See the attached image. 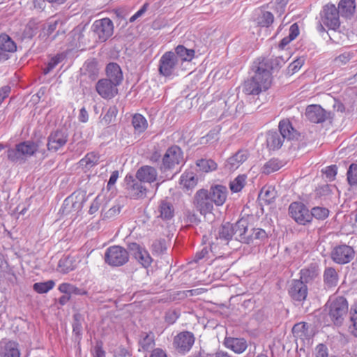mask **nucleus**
Listing matches in <instances>:
<instances>
[{
  "label": "nucleus",
  "instance_id": "obj_1",
  "mask_svg": "<svg viewBox=\"0 0 357 357\" xmlns=\"http://www.w3.org/2000/svg\"><path fill=\"white\" fill-rule=\"evenodd\" d=\"M273 66H268L266 62H255L253 70L255 75L250 79L245 82L243 91L248 95H258L266 91L271 84L272 77L270 69Z\"/></svg>",
  "mask_w": 357,
  "mask_h": 357
},
{
  "label": "nucleus",
  "instance_id": "obj_2",
  "mask_svg": "<svg viewBox=\"0 0 357 357\" xmlns=\"http://www.w3.org/2000/svg\"><path fill=\"white\" fill-rule=\"evenodd\" d=\"M279 131L271 130L266 134V146L269 150L280 149L285 140L290 141L297 137L298 131L293 128L289 119H283L278 125Z\"/></svg>",
  "mask_w": 357,
  "mask_h": 357
},
{
  "label": "nucleus",
  "instance_id": "obj_3",
  "mask_svg": "<svg viewBox=\"0 0 357 357\" xmlns=\"http://www.w3.org/2000/svg\"><path fill=\"white\" fill-rule=\"evenodd\" d=\"M40 142L25 141L7 151L8 160L14 163H24L26 158L33 155L38 149Z\"/></svg>",
  "mask_w": 357,
  "mask_h": 357
},
{
  "label": "nucleus",
  "instance_id": "obj_4",
  "mask_svg": "<svg viewBox=\"0 0 357 357\" xmlns=\"http://www.w3.org/2000/svg\"><path fill=\"white\" fill-rule=\"evenodd\" d=\"M328 315L335 325L340 326L348 313L349 305L343 296L331 298L326 304Z\"/></svg>",
  "mask_w": 357,
  "mask_h": 357
},
{
  "label": "nucleus",
  "instance_id": "obj_5",
  "mask_svg": "<svg viewBox=\"0 0 357 357\" xmlns=\"http://www.w3.org/2000/svg\"><path fill=\"white\" fill-rule=\"evenodd\" d=\"M104 259L111 266H121L128 261L129 254L124 248L113 245L106 250Z\"/></svg>",
  "mask_w": 357,
  "mask_h": 357
},
{
  "label": "nucleus",
  "instance_id": "obj_6",
  "mask_svg": "<svg viewBox=\"0 0 357 357\" xmlns=\"http://www.w3.org/2000/svg\"><path fill=\"white\" fill-rule=\"evenodd\" d=\"M183 161V155L181 149L176 145L172 146L167 149L164 154L160 169L161 172L172 169Z\"/></svg>",
  "mask_w": 357,
  "mask_h": 357
},
{
  "label": "nucleus",
  "instance_id": "obj_7",
  "mask_svg": "<svg viewBox=\"0 0 357 357\" xmlns=\"http://www.w3.org/2000/svg\"><path fill=\"white\" fill-rule=\"evenodd\" d=\"M320 18L321 22L328 29L336 31L340 28V14L334 4L325 5L320 12Z\"/></svg>",
  "mask_w": 357,
  "mask_h": 357
},
{
  "label": "nucleus",
  "instance_id": "obj_8",
  "mask_svg": "<svg viewBox=\"0 0 357 357\" xmlns=\"http://www.w3.org/2000/svg\"><path fill=\"white\" fill-rule=\"evenodd\" d=\"M356 252L353 247L347 244L335 246L331 252V258L335 264L344 265L350 263L355 257Z\"/></svg>",
  "mask_w": 357,
  "mask_h": 357
},
{
  "label": "nucleus",
  "instance_id": "obj_9",
  "mask_svg": "<svg viewBox=\"0 0 357 357\" xmlns=\"http://www.w3.org/2000/svg\"><path fill=\"white\" fill-rule=\"evenodd\" d=\"M195 342V337L192 332L182 331L174 337L173 346L176 352L185 355L191 350Z\"/></svg>",
  "mask_w": 357,
  "mask_h": 357
},
{
  "label": "nucleus",
  "instance_id": "obj_10",
  "mask_svg": "<svg viewBox=\"0 0 357 357\" xmlns=\"http://www.w3.org/2000/svg\"><path fill=\"white\" fill-rule=\"evenodd\" d=\"M208 190L200 189L196 192L193 197V205L202 215L211 213L213 210V201Z\"/></svg>",
  "mask_w": 357,
  "mask_h": 357
},
{
  "label": "nucleus",
  "instance_id": "obj_11",
  "mask_svg": "<svg viewBox=\"0 0 357 357\" xmlns=\"http://www.w3.org/2000/svg\"><path fill=\"white\" fill-rule=\"evenodd\" d=\"M91 30L100 42H105L113 35L114 24L107 17L97 20L93 23Z\"/></svg>",
  "mask_w": 357,
  "mask_h": 357
},
{
  "label": "nucleus",
  "instance_id": "obj_12",
  "mask_svg": "<svg viewBox=\"0 0 357 357\" xmlns=\"http://www.w3.org/2000/svg\"><path fill=\"white\" fill-rule=\"evenodd\" d=\"M126 190L128 195L133 199H144L146 197L147 188L142 182L134 178L132 175H127L125 178Z\"/></svg>",
  "mask_w": 357,
  "mask_h": 357
},
{
  "label": "nucleus",
  "instance_id": "obj_13",
  "mask_svg": "<svg viewBox=\"0 0 357 357\" xmlns=\"http://www.w3.org/2000/svg\"><path fill=\"white\" fill-rule=\"evenodd\" d=\"M310 211L301 202H293L289 206V215L299 225H305L311 222Z\"/></svg>",
  "mask_w": 357,
  "mask_h": 357
},
{
  "label": "nucleus",
  "instance_id": "obj_14",
  "mask_svg": "<svg viewBox=\"0 0 357 357\" xmlns=\"http://www.w3.org/2000/svg\"><path fill=\"white\" fill-rule=\"evenodd\" d=\"M178 65V59L174 52H165L159 61V73L165 77L171 76Z\"/></svg>",
  "mask_w": 357,
  "mask_h": 357
},
{
  "label": "nucleus",
  "instance_id": "obj_15",
  "mask_svg": "<svg viewBox=\"0 0 357 357\" xmlns=\"http://www.w3.org/2000/svg\"><path fill=\"white\" fill-rule=\"evenodd\" d=\"M68 140V134L66 130L52 131L47 137V150L56 152L64 146Z\"/></svg>",
  "mask_w": 357,
  "mask_h": 357
},
{
  "label": "nucleus",
  "instance_id": "obj_16",
  "mask_svg": "<svg viewBox=\"0 0 357 357\" xmlns=\"http://www.w3.org/2000/svg\"><path fill=\"white\" fill-rule=\"evenodd\" d=\"M118 86L111 80L102 78L96 82V91L103 99L110 100L118 94Z\"/></svg>",
  "mask_w": 357,
  "mask_h": 357
},
{
  "label": "nucleus",
  "instance_id": "obj_17",
  "mask_svg": "<svg viewBox=\"0 0 357 357\" xmlns=\"http://www.w3.org/2000/svg\"><path fill=\"white\" fill-rule=\"evenodd\" d=\"M232 227L234 228V236L236 241L246 244L252 243L253 236L248 231V222L246 220H238L235 224H232Z\"/></svg>",
  "mask_w": 357,
  "mask_h": 357
},
{
  "label": "nucleus",
  "instance_id": "obj_18",
  "mask_svg": "<svg viewBox=\"0 0 357 357\" xmlns=\"http://www.w3.org/2000/svg\"><path fill=\"white\" fill-rule=\"evenodd\" d=\"M305 115L310 121L315 123H322L330 117V113L318 105H308Z\"/></svg>",
  "mask_w": 357,
  "mask_h": 357
},
{
  "label": "nucleus",
  "instance_id": "obj_19",
  "mask_svg": "<svg viewBox=\"0 0 357 357\" xmlns=\"http://www.w3.org/2000/svg\"><path fill=\"white\" fill-rule=\"evenodd\" d=\"M100 66L98 61L94 59H87L81 68L82 75L89 81L96 80L99 76Z\"/></svg>",
  "mask_w": 357,
  "mask_h": 357
},
{
  "label": "nucleus",
  "instance_id": "obj_20",
  "mask_svg": "<svg viewBox=\"0 0 357 357\" xmlns=\"http://www.w3.org/2000/svg\"><path fill=\"white\" fill-rule=\"evenodd\" d=\"M17 45L12 38L6 33L0 35V62L9 59V53L15 52Z\"/></svg>",
  "mask_w": 357,
  "mask_h": 357
},
{
  "label": "nucleus",
  "instance_id": "obj_21",
  "mask_svg": "<svg viewBox=\"0 0 357 357\" xmlns=\"http://www.w3.org/2000/svg\"><path fill=\"white\" fill-rule=\"evenodd\" d=\"M289 294L295 301H303L307 295V288L306 284L303 280H293L291 282Z\"/></svg>",
  "mask_w": 357,
  "mask_h": 357
},
{
  "label": "nucleus",
  "instance_id": "obj_22",
  "mask_svg": "<svg viewBox=\"0 0 357 357\" xmlns=\"http://www.w3.org/2000/svg\"><path fill=\"white\" fill-rule=\"evenodd\" d=\"M135 177L142 182L151 183L157 180L158 172L153 167L144 165L138 169Z\"/></svg>",
  "mask_w": 357,
  "mask_h": 357
},
{
  "label": "nucleus",
  "instance_id": "obj_23",
  "mask_svg": "<svg viewBox=\"0 0 357 357\" xmlns=\"http://www.w3.org/2000/svg\"><path fill=\"white\" fill-rule=\"evenodd\" d=\"M0 357H20L19 344L11 340L1 341L0 342Z\"/></svg>",
  "mask_w": 357,
  "mask_h": 357
},
{
  "label": "nucleus",
  "instance_id": "obj_24",
  "mask_svg": "<svg viewBox=\"0 0 357 357\" xmlns=\"http://www.w3.org/2000/svg\"><path fill=\"white\" fill-rule=\"evenodd\" d=\"M210 197L213 201V204L216 206H222L224 204L227 197V189L225 186L222 185H216L212 186L208 191Z\"/></svg>",
  "mask_w": 357,
  "mask_h": 357
},
{
  "label": "nucleus",
  "instance_id": "obj_25",
  "mask_svg": "<svg viewBox=\"0 0 357 357\" xmlns=\"http://www.w3.org/2000/svg\"><path fill=\"white\" fill-rule=\"evenodd\" d=\"M249 153L247 150H239L234 155L229 158L225 163V168L229 171L236 169L248 158Z\"/></svg>",
  "mask_w": 357,
  "mask_h": 357
},
{
  "label": "nucleus",
  "instance_id": "obj_26",
  "mask_svg": "<svg viewBox=\"0 0 357 357\" xmlns=\"http://www.w3.org/2000/svg\"><path fill=\"white\" fill-rule=\"evenodd\" d=\"M107 77L105 79L120 85L123 79V73L119 64L114 62L109 63L105 68Z\"/></svg>",
  "mask_w": 357,
  "mask_h": 357
},
{
  "label": "nucleus",
  "instance_id": "obj_27",
  "mask_svg": "<svg viewBox=\"0 0 357 357\" xmlns=\"http://www.w3.org/2000/svg\"><path fill=\"white\" fill-rule=\"evenodd\" d=\"M319 267L317 263H312L300 271V280L305 284L313 282L319 275Z\"/></svg>",
  "mask_w": 357,
  "mask_h": 357
},
{
  "label": "nucleus",
  "instance_id": "obj_28",
  "mask_svg": "<svg viewBox=\"0 0 357 357\" xmlns=\"http://www.w3.org/2000/svg\"><path fill=\"white\" fill-rule=\"evenodd\" d=\"M225 346L236 354L243 353L248 347L246 340L244 338L226 337L224 340Z\"/></svg>",
  "mask_w": 357,
  "mask_h": 357
},
{
  "label": "nucleus",
  "instance_id": "obj_29",
  "mask_svg": "<svg viewBox=\"0 0 357 357\" xmlns=\"http://www.w3.org/2000/svg\"><path fill=\"white\" fill-rule=\"evenodd\" d=\"M337 8L342 17L351 19L356 12V0H340Z\"/></svg>",
  "mask_w": 357,
  "mask_h": 357
},
{
  "label": "nucleus",
  "instance_id": "obj_30",
  "mask_svg": "<svg viewBox=\"0 0 357 357\" xmlns=\"http://www.w3.org/2000/svg\"><path fill=\"white\" fill-rule=\"evenodd\" d=\"M158 210V217L163 220H169L174 215V207L172 203L167 199H162L159 202Z\"/></svg>",
  "mask_w": 357,
  "mask_h": 357
},
{
  "label": "nucleus",
  "instance_id": "obj_31",
  "mask_svg": "<svg viewBox=\"0 0 357 357\" xmlns=\"http://www.w3.org/2000/svg\"><path fill=\"white\" fill-rule=\"evenodd\" d=\"M233 231L232 224L228 222L223 223L218 229L217 239L224 241L227 244L234 236Z\"/></svg>",
  "mask_w": 357,
  "mask_h": 357
},
{
  "label": "nucleus",
  "instance_id": "obj_32",
  "mask_svg": "<svg viewBox=\"0 0 357 357\" xmlns=\"http://www.w3.org/2000/svg\"><path fill=\"white\" fill-rule=\"evenodd\" d=\"M324 282L328 288L337 286L338 283V274L336 270L333 267H328L324 272Z\"/></svg>",
  "mask_w": 357,
  "mask_h": 357
},
{
  "label": "nucleus",
  "instance_id": "obj_33",
  "mask_svg": "<svg viewBox=\"0 0 357 357\" xmlns=\"http://www.w3.org/2000/svg\"><path fill=\"white\" fill-rule=\"evenodd\" d=\"M175 54L177 59L180 58L181 60L184 61H190L195 56V52L192 49H188L182 45H178L175 48Z\"/></svg>",
  "mask_w": 357,
  "mask_h": 357
},
{
  "label": "nucleus",
  "instance_id": "obj_34",
  "mask_svg": "<svg viewBox=\"0 0 357 357\" xmlns=\"http://www.w3.org/2000/svg\"><path fill=\"white\" fill-rule=\"evenodd\" d=\"M139 345L144 351L153 349L155 345L153 333H142L139 340Z\"/></svg>",
  "mask_w": 357,
  "mask_h": 357
},
{
  "label": "nucleus",
  "instance_id": "obj_35",
  "mask_svg": "<svg viewBox=\"0 0 357 357\" xmlns=\"http://www.w3.org/2000/svg\"><path fill=\"white\" fill-rule=\"evenodd\" d=\"M274 22V15L269 11L261 10L257 18V23L262 27H269Z\"/></svg>",
  "mask_w": 357,
  "mask_h": 357
},
{
  "label": "nucleus",
  "instance_id": "obj_36",
  "mask_svg": "<svg viewBox=\"0 0 357 357\" xmlns=\"http://www.w3.org/2000/svg\"><path fill=\"white\" fill-rule=\"evenodd\" d=\"M309 326L307 323L301 322L296 324L292 328V333L294 335L301 340H303L309 336L308 334Z\"/></svg>",
  "mask_w": 357,
  "mask_h": 357
},
{
  "label": "nucleus",
  "instance_id": "obj_37",
  "mask_svg": "<svg viewBox=\"0 0 357 357\" xmlns=\"http://www.w3.org/2000/svg\"><path fill=\"white\" fill-rule=\"evenodd\" d=\"M277 192L275 189L271 186L263 188L259 195V198L266 204H270L275 200Z\"/></svg>",
  "mask_w": 357,
  "mask_h": 357
},
{
  "label": "nucleus",
  "instance_id": "obj_38",
  "mask_svg": "<svg viewBox=\"0 0 357 357\" xmlns=\"http://www.w3.org/2000/svg\"><path fill=\"white\" fill-rule=\"evenodd\" d=\"M132 124L135 132L138 133L143 132L147 128V121L146 119L139 114H135L132 116Z\"/></svg>",
  "mask_w": 357,
  "mask_h": 357
},
{
  "label": "nucleus",
  "instance_id": "obj_39",
  "mask_svg": "<svg viewBox=\"0 0 357 357\" xmlns=\"http://www.w3.org/2000/svg\"><path fill=\"white\" fill-rule=\"evenodd\" d=\"M283 166L282 161L278 159H271L266 162L262 167V172L265 174H270L279 170Z\"/></svg>",
  "mask_w": 357,
  "mask_h": 357
},
{
  "label": "nucleus",
  "instance_id": "obj_40",
  "mask_svg": "<svg viewBox=\"0 0 357 357\" xmlns=\"http://www.w3.org/2000/svg\"><path fill=\"white\" fill-rule=\"evenodd\" d=\"M99 157L93 153H87L85 157L79 162V165L84 169H89L98 164Z\"/></svg>",
  "mask_w": 357,
  "mask_h": 357
},
{
  "label": "nucleus",
  "instance_id": "obj_41",
  "mask_svg": "<svg viewBox=\"0 0 357 357\" xmlns=\"http://www.w3.org/2000/svg\"><path fill=\"white\" fill-rule=\"evenodd\" d=\"M181 183L187 189H190L197 185V178L194 173L187 172L181 176Z\"/></svg>",
  "mask_w": 357,
  "mask_h": 357
},
{
  "label": "nucleus",
  "instance_id": "obj_42",
  "mask_svg": "<svg viewBox=\"0 0 357 357\" xmlns=\"http://www.w3.org/2000/svg\"><path fill=\"white\" fill-rule=\"evenodd\" d=\"M196 164L199 170L204 172H209L217 169V164L211 159H200Z\"/></svg>",
  "mask_w": 357,
  "mask_h": 357
},
{
  "label": "nucleus",
  "instance_id": "obj_43",
  "mask_svg": "<svg viewBox=\"0 0 357 357\" xmlns=\"http://www.w3.org/2000/svg\"><path fill=\"white\" fill-rule=\"evenodd\" d=\"M66 58L63 53L57 54L52 57L47 63V66L43 69V73L47 75L50 73L59 63H61Z\"/></svg>",
  "mask_w": 357,
  "mask_h": 357
},
{
  "label": "nucleus",
  "instance_id": "obj_44",
  "mask_svg": "<svg viewBox=\"0 0 357 357\" xmlns=\"http://www.w3.org/2000/svg\"><path fill=\"white\" fill-rule=\"evenodd\" d=\"M55 282L53 280H47L43 282H36L33 284V289L38 294H45L53 289Z\"/></svg>",
  "mask_w": 357,
  "mask_h": 357
},
{
  "label": "nucleus",
  "instance_id": "obj_45",
  "mask_svg": "<svg viewBox=\"0 0 357 357\" xmlns=\"http://www.w3.org/2000/svg\"><path fill=\"white\" fill-rule=\"evenodd\" d=\"M58 266L59 271L63 273H68L73 271L75 268L73 259L69 257L61 259L59 261Z\"/></svg>",
  "mask_w": 357,
  "mask_h": 357
},
{
  "label": "nucleus",
  "instance_id": "obj_46",
  "mask_svg": "<svg viewBox=\"0 0 357 357\" xmlns=\"http://www.w3.org/2000/svg\"><path fill=\"white\" fill-rule=\"evenodd\" d=\"M246 176L244 174L238 175L236 178L230 182V189L234 192H240L245 186Z\"/></svg>",
  "mask_w": 357,
  "mask_h": 357
},
{
  "label": "nucleus",
  "instance_id": "obj_47",
  "mask_svg": "<svg viewBox=\"0 0 357 357\" xmlns=\"http://www.w3.org/2000/svg\"><path fill=\"white\" fill-rule=\"evenodd\" d=\"M311 220L312 218H314L317 220H324L329 215V211L328 208L324 207L316 206L313 207L310 211Z\"/></svg>",
  "mask_w": 357,
  "mask_h": 357
},
{
  "label": "nucleus",
  "instance_id": "obj_48",
  "mask_svg": "<svg viewBox=\"0 0 357 357\" xmlns=\"http://www.w3.org/2000/svg\"><path fill=\"white\" fill-rule=\"evenodd\" d=\"M83 321L84 317L80 313H75L73 315V333L77 336L82 335Z\"/></svg>",
  "mask_w": 357,
  "mask_h": 357
},
{
  "label": "nucleus",
  "instance_id": "obj_49",
  "mask_svg": "<svg viewBox=\"0 0 357 357\" xmlns=\"http://www.w3.org/2000/svg\"><path fill=\"white\" fill-rule=\"evenodd\" d=\"M347 176V181L350 185H357V164L352 163L350 165Z\"/></svg>",
  "mask_w": 357,
  "mask_h": 357
},
{
  "label": "nucleus",
  "instance_id": "obj_50",
  "mask_svg": "<svg viewBox=\"0 0 357 357\" xmlns=\"http://www.w3.org/2000/svg\"><path fill=\"white\" fill-rule=\"evenodd\" d=\"M350 321L352 323L351 326H349L350 332L357 337V305L351 308Z\"/></svg>",
  "mask_w": 357,
  "mask_h": 357
},
{
  "label": "nucleus",
  "instance_id": "obj_51",
  "mask_svg": "<svg viewBox=\"0 0 357 357\" xmlns=\"http://www.w3.org/2000/svg\"><path fill=\"white\" fill-rule=\"evenodd\" d=\"M353 54L351 52H345L334 59V63L336 66L341 67L349 62V61L352 59Z\"/></svg>",
  "mask_w": 357,
  "mask_h": 357
},
{
  "label": "nucleus",
  "instance_id": "obj_52",
  "mask_svg": "<svg viewBox=\"0 0 357 357\" xmlns=\"http://www.w3.org/2000/svg\"><path fill=\"white\" fill-rule=\"evenodd\" d=\"M73 195H71L64 199L59 211L63 215H68L73 212Z\"/></svg>",
  "mask_w": 357,
  "mask_h": 357
},
{
  "label": "nucleus",
  "instance_id": "obj_53",
  "mask_svg": "<svg viewBox=\"0 0 357 357\" xmlns=\"http://www.w3.org/2000/svg\"><path fill=\"white\" fill-rule=\"evenodd\" d=\"M151 249L153 252L157 255L162 254L167 249L166 243L165 239H156L152 245Z\"/></svg>",
  "mask_w": 357,
  "mask_h": 357
},
{
  "label": "nucleus",
  "instance_id": "obj_54",
  "mask_svg": "<svg viewBox=\"0 0 357 357\" xmlns=\"http://www.w3.org/2000/svg\"><path fill=\"white\" fill-rule=\"evenodd\" d=\"M135 259L145 268L148 267L152 261L149 253L145 249L142 250Z\"/></svg>",
  "mask_w": 357,
  "mask_h": 357
},
{
  "label": "nucleus",
  "instance_id": "obj_55",
  "mask_svg": "<svg viewBox=\"0 0 357 357\" xmlns=\"http://www.w3.org/2000/svg\"><path fill=\"white\" fill-rule=\"evenodd\" d=\"M261 62L268 63V66H273V67L270 69V73L271 74V70L275 68L279 67L282 63H284V60L281 56L271 58V59H263Z\"/></svg>",
  "mask_w": 357,
  "mask_h": 357
},
{
  "label": "nucleus",
  "instance_id": "obj_56",
  "mask_svg": "<svg viewBox=\"0 0 357 357\" xmlns=\"http://www.w3.org/2000/svg\"><path fill=\"white\" fill-rule=\"evenodd\" d=\"M250 231V235H252L253 240L257 239L260 241H264L268 238V235L265 230L259 228L252 229Z\"/></svg>",
  "mask_w": 357,
  "mask_h": 357
},
{
  "label": "nucleus",
  "instance_id": "obj_57",
  "mask_svg": "<svg viewBox=\"0 0 357 357\" xmlns=\"http://www.w3.org/2000/svg\"><path fill=\"white\" fill-rule=\"evenodd\" d=\"M117 114V109L116 107H111L108 109L107 112L103 116L102 121L106 124H109L112 120L116 117Z\"/></svg>",
  "mask_w": 357,
  "mask_h": 357
},
{
  "label": "nucleus",
  "instance_id": "obj_58",
  "mask_svg": "<svg viewBox=\"0 0 357 357\" xmlns=\"http://www.w3.org/2000/svg\"><path fill=\"white\" fill-rule=\"evenodd\" d=\"M121 206L120 205H116L112 206L111 208H109L108 211L104 213L103 218H113L117 215H119L121 212Z\"/></svg>",
  "mask_w": 357,
  "mask_h": 357
},
{
  "label": "nucleus",
  "instance_id": "obj_59",
  "mask_svg": "<svg viewBox=\"0 0 357 357\" xmlns=\"http://www.w3.org/2000/svg\"><path fill=\"white\" fill-rule=\"evenodd\" d=\"M304 64V59L302 58H299L294 61H293L289 66V71L291 72L292 74L296 73Z\"/></svg>",
  "mask_w": 357,
  "mask_h": 357
},
{
  "label": "nucleus",
  "instance_id": "obj_60",
  "mask_svg": "<svg viewBox=\"0 0 357 357\" xmlns=\"http://www.w3.org/2000/svg\"><path fill=\"white\" fill-rule=\"evenodd\" d=\"M102 199L100 196H97L93 202L91 204V206L89 210V213L90 214H94L96 213L98 209L100 208V204H101Z\"/></svg>",
  "mask_w": 357,
  "mask_h": 357
},
{
  "label": "nucleus",
  "instance_id": "obj_61",
  "mask_svg": "<svg viewBox=\"0 0 357 357\" xmlns=\"http://www.w3.org/2000/svg\"><path fill=\"white\" fill-rule=\"evenodd\" d=\"M149 8V3H145L142 7L135 13L134 14L129 20L130 22H134L137 18L140 17L142 15L145 13Z\"/></svg>",
  "mask_w": 357,
  "mask_h": 357
},
{
  "label": "nucleus",
  "instance_id": "obj_62",
  "mask_svg": "<svg viewBox=\"0 0 357 357\" xmlns=\"http://www.w3.org/2000/svg\"><path fill=\"white\" fill-rule=\"evenodd\" d=\"M128 249L131 254L135 257V258L139 255V252L144 250L139 244L137 243H131L128 245Z\"/></svg>",
  "mask_w": 357,
  "mask_h": 357
},
{
  "label": "nucleus",
  "instance_id": "obj_63",
  "mask_svg": "<svg viewBox=\"0 0 357 357\" xmlns=\"http://www.w3.org/2000/svg\"><path fill=\"white\" fill-rule=\"evenodd\" d=\"M337 167L336 165L327 167L324 173L327 178L333 180L337 174Z\"/></svg>",
  "mask_w": 357,
  "mask_h": 357
},
{
  "label": "nucleus",
  "instance_id": "obj_64",
  "mask_svg": "<svg viewBox=\"0 0 357 357\" xmlns=\"http://www.w3.org/2000/svg\"><path fill=\"white\" fill-rule=\"evenodd\" d=\"M73 284L69 283H62L59 286V290L65 294V295H70L73 289Z\"/></svg>",
  "mask_w": 357,
  "mask_h": 357
}]
</instances>
